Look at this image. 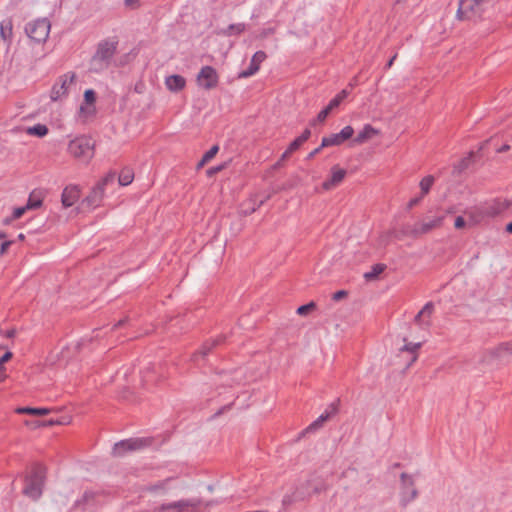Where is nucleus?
I'll list each match as a JSON object with an SVG mask.
<instances>
[{"label": "nucleus", "mask_w": 512, "mask_h": 512, "mask_svg": "<svg viewBox=\"0 0 512 512\" xmlns=\"http://www.w3.org/2000/svg\"><path fill=\"white\" fill-rule=\"evenodd\" d=\"M118 48V40L109 38L100 41L97 44L96 51L91 57L89 70L94 73H100L111 65Z\"/></svg>", "instance_id": "obj_1"}, {"label": "nucleus", "mask_w": 512, "mask_h": 512, "mask_svg": "<svg viewBox=\"0 0 512 512\" xmlns=\"http://www.w3.org/2000/svg\"><path fill=\"white\" fill-rule=\"evenodd\" d=\"M45 479L46 468L40 463L34 464L31 473L25 477L23 494L32 500L39 499L43 492Z\"/></svg>", "instance_id": "obj_2"}, {"label": "nucleus", "mask_w": 512, "mask_h": 512, "mask_svg": "<svg viewBox=\"0 0 512 512\" xmlns=\"http://www.w3.org/2000/svg\"><path fill=\"white\" fill-rule=\"evenodd\" d=\"M95 142L87 136L76 137L68 144V152L74 158L88 163L94 156Z\"/></svg>", "instance_id": "obj_3"}, {"label": "nucleus", "mask_w": 512, "mask_h": 512, "mask_svg": "<svg viewBox=\"0 0 512 512\" xmlns=\"http://www.w3.org/2000/svg\"><path fill=\"white\" fill-rule=\"evenodd\" d=\"M203 504L204 502L201 498L181 499L161 504L157 508V512H199Z\"/></svg>", "instance_id": "obj_4"}, {"label": "nucleus", "mask_w": 512, "mask_h": 512, "mask_svg": "<svg viewBox=\"0 0 512 512\" xmlns=\"http://www.w3.org/2000/svg\"><path fill=\"white\" fill-rule=\"evenodd\" d=\"M51 24L47 18L28 22L25 26L27 36L36 43L45 42L50 33Z\"/></svg>", "instance_id": "obj_5"}, {"label": "nucleus", "mask_w": 512, "mask_h": 512, "mask_svg": "<svg viewBox=\"0 0 512 512\" xmlns=\"http://www.w3.org/2000/svg\"><path fill=\"white\" fill-rule=\"evenodd\" d=\"M400 505L405 508L418 497V490L411 475L403 472L400 475Z\"/></svg>", "instance_id": "obj_6"}, {"label": "nucleus", "mask_w": 512, "mask_h": 512, "mask_svg": "<svg viewBox=\"0 0 512 512\" xmlns=\"http://www.w3.org/2000/svg\"><path fill=\"white\" fill-rule=\"evenodd\" d=\"M150 444L151 440L148 438L125 439L114 444L112 454L113 456L121 457L128 451L140 450Z\"/></svg>", "instance_id": "obj_7"}, {"label": "nucleus", "mask_w": 512, "mask_h": 512, "mask_svg": "<svg viewBox=\"0 0 512 512\" xmlns=\"http://www.w3.org/2000/svg\"><path fill=\"white\" fill-rule=\"evenodd\" d=\"M76 75L73 72L59 76L52 86L50 98L52 101H58L68 94V85L74 83Z\"/></svg>", "instance_id": "obj_8"}, {"label": "nucleus", "mask_w": 512, "mask_h": 512, "mask_svg": "<svg viewBox=\"0 0 512 512\" xmlns=\"http://www.w3.org/2000/svg\"><path fill=\"white\" fill-rule=\"evenodd\" d=\"M197 82L205 90H211L218 86L219 76L212 66H203L197 75Z\"/></svg>", "instance_id": "obj_9"}, {"label": "nucleus", "mask_w": 512, "mask_h": 512, "mask_svg": "<svg viewBox=\"0 0 512 512\" xmlns=\"http://www.w3.org/2000/svg\"><path fill=\"white\" fill-rule=\"evenodd\" d=\"M354 129L352 126H345L339 133L331 134L327 137H323L321 141V147L339 146L345 141L352 138Z\"/></svg>", "instance_id": "obj_10"}, {"label": "nucleus", "mask_w": 512, "mask_h": 512, "mask_svg": "<svg viewBox=\"0 0 512 512\" xmlns=\"http://www.w3.org/2000/svg\"><path fill=\"white\" fill-rule=\"evenodd\" d=\"M466 2L467 0H460L457 10V18L459 20H466L481 17L484 8L478 3H469L466 5Z\"/></svg>", "instance_id": "obj_11"}, {"label": "nucleus", "mask_w": 512, "mask_h": 512, "mask_svg": "<svg viewBox=\"0 0 512 512\" xmlns=\"http://www.w3.org/2000/svg\"><path fill=\"white\" fill-rule=\"evenodd\" d=\"M340 400L337 399L336 401L332 402L326 411L321 414L315 421H313L304 431V433L312 432L320 427H322L323 423L330 419L333 415H335L338 412L339 409Z\"/></svg>", "instance_id": "obj_12"}, {"label": "nucleus", "mask_w": 512, "mask_h": 512, "mask_svg": "<svg viewBox=\"0 0 512 512\" xmlns=\"http://www.w3.org/2000/svg\"><path fill=\"white\" fill-rule=\"evenodd\" d=\"M443 219V216H438L435 217L434 219L428 221L425 220L421 223H417L407 233L413 237H418L419 235L426 234L433 230L434 228L441 226Z\"/></svg>", "instance_id": "obj_13"}, {"label": "nucleus", "mask_w": 512, "mask_h": 512, "mask_svg": "<svg viewBox=\"0 0 512 512\" xmlns=\"http://www.w3.org/2000/svg\"><path fill=\"white\" fill-rule=\"evenodd\" d=\"M267 58V55L264 51L260 50L254 53L250 64L247 69L241 71L238 75L239 78H248L254 74H256L259 69L261 63Z\"/></svg>", "instance_id": "obj_14"}, {"label": "nucleus", "mask_w": 512, "mask_h": 512, "mask_svg": "<svg viewBox=\"0 0 512 512\" xmlns=\"http://www.w3.org/2000/svg\"><path fill=\"white\" fill-rule=\"evenodd\" d=\"M346 176V170L339 168L337 165L333 166L331 168V177L329 179H326L322 187L324 190H331L332 188L339 185Z\"/></svg>", "instance_id": "obj_15"}, {"label": "nucleus", "mask_w": 512, "mask_h": 512, "mask_svg": "<svg viewBox=\"0 0 512 512\" xmlns=\"http://www.w3.org/2000/svg\"><path fill=\"white\" fill-rule=\"evenodd\" d=\"M80 197V190L76 185L66 186L61 195V202L65 208L74 205Z\"/></svg>", "instance_id": "obj_16"}, {"label": "nucleus", "mask_w": 512, "mask_h": 512, "mask_svg": "<svg viewBox=\"0 0 512 512\" xmlns=\"http://www.w3.org/2000/svg\"><path fill=\"white\" fill-rule=\"evenodd\" d=\"M103 195L104 190L100 186L96 185L89 195L83 199L82 206L89 209L98 207L103 199Z\"/></svg>", "instance_id": "obj_17"}, {"label": "nucleus", "mask_w": 512, "mask_h": 512, "mask_svg": "<svg viewBox=\"0 0 512 512\" xmlns=\"http://www.w3.org/2000/svg\"><path fill=\"white\" fill-rule=\"evenodd\" d=\"M421 347V343H408L400 349V356L407 355L408 360L405 364V369L410 368L417 360V350Z\"/></svg>", "instance_id": "obj_18"}, {"label": "nucleus", "mask_w": 512, "mask_h": 512, "mask_svg": "<svg viewBox=\"0 0 512 512\" xmlns=\"http://www.w3.org/2000/svg\"><path fill=\"white\" fill-rule=\"evenodd\" d=\"M224 340H225L224 336H218L215 339L207 340L202 345L201 349L194 354L193 361H198L199 357H205L206 355H208L212 351V349L214 347H216V346L220 345L221 343H223Z\"/></svg>", "instance_id": "obj_19"}, {"label": "nucleus", "mask_w": 512, "mask_h": 512, "mask_svg": "<svg viewBox=\"0 0 512 512\" xmlns=\"http://www.w3.org/2000/svg\"><path fill=\"white\" fill-rule=\"evenodd\" d=\"M379 131L375 129L372 125L366 124L363 129L357 134V136L353 139V143L355 144H363L366 141L370 140L373 136L377 135Z\"/></svg>", "instance_id": "obj_20"}, {"label": "nucleus", "mask_w": 512, "mask_h": 512, "mask_svg": "<svg viewBox=\"0 0 512 512\" xmlns=\"http://www.w3.org/2000/svg\"><path fill=\"white\" fill-rule=\"evenodd\" d=\"M165 84L168 90L172 92H179L185 87L186 80L183 76L175 74L168 76L165 80Z\"/></svg>", "instance_id": "obj_21"}, {"label": "nucleus", "mask_w": 512, "mask_h": 512, "mask_svg": "<svg viewBox=\"0 0 512 512\" xmlns=\"http://www.w3.org/2000/svg\"><path fill=\"white\" fill-rule=\"evenodd\" d=\"M13 25L10 19L3 20L0 24V37L10 45L13 35Z\"/></svg>", "instance_id": "obj_22"}, {"label": "nucleus", "mask_w": 512, "mask_h": 512, "mask_svg": "<svg viewBox=\"0 0 512 512\" xmlns=\"http://www.w3.org/2000/svg\"><path fill=\"white\" fill-rule=\"evenodd\" d=\"M350 92L351 91L348 89H343L333 99H331L329 104L326 106L329 112L339 107L340 104L349 96Z\"/></svg>", "instance_id": "obj_23"}, {"label": "nucleus", "mask_w": 512, "mask_h": 512, "mask_svg": "<svg viewBox=\"0 0 512 512\" xmlns=\"http://www.w3.org/2000/svg\"><path fill=\"white\" fill-rule=\"evenodd\" d=\"M157 381H158V378H157L156 367L154 365H150L147 368H145V370L143 371V374H142L143 385H148L150 383L157 382Z\"/></svg>", "instance_id": "obj_24"}, {"label": "nucleus", "mask_w": 512, "mask_h": 512, "mask_svg": "<svg viewBox=\"0 0 512 512\" xmlns=\"http://www.w3.org/2000/svg\"><path fill=\"white\" fill-rule=\"evenodd\" d=\"M309 486H310V481H307V482L303 483L302 485L295 488V490L293 492H294L297 502L304 501L311 496V493L308 491Z\"/></svg>", "instance_id": "obj_25"}, {"label": "nucleus", "mask_w": 512, "mask_h": 512, "mask_svg": "<svg viewBox=\"0 0 512 512\" xmlns=\"http://www.w3.org/2000/svg\"><path fill=\"white\" fill-rule=\"evenodd\" d=\"M386 269V265L382 263H378L372 266L371 270L364 273V278L366 281H373L378 278V276Z\"/></svg>", "instance_id": "obj_26"}, {"label": "nucleus", "mask_w": 512, "mask_h": 512, "mask_svg": "<svg viewBox=\"0 0 512 512\" xmlns=\"http://www.w3.org/2000/svg\"><path fill=\"white\" fill-rule=\"evenodd\" d=\"M133 179H134L133 170L130 168H124L118 176V183L121 186H127L132 183Z\"/></svg>", "instance_id": "obj_27"}, {"label": "nucleus", "mask_w": 512, "mask_h": 512, "mask_svg": "<svg viewBox=\"0 0 512 512\" xmlns=\"http://www.w3.org/2000/svg\"><path fill=\"white\" fill-rule=\"evenodd\" d=\"M18 414H30V415H46L50 412L48 408H32V407H19L16 410Z\"/></svg>", "instance_id": "obj_28"}, {"label": "nucleus", "mask_w": 512, "mask_h": 512, "mask_svg": "<svg viewBox=\"0 0 512 512\" xmlns=\"http://www.w3.org/2000/svg\"><path fill=\"white\" fill-rule=\"evenodd\" d=\"M43 203V199L40 194L36 193V191H33L28 198V201L26 203V208L30 209H37L41 207Z\"/></svg>", "instance_id": "obj_29"}, {"label": "nucleus", "mask_w": 512, "mask_h": 512, "mask_svg": "<svg viewBox=\"0 0 512 512\" xmlns=\"http://www.w3.org/2000/svg\"><path fill=\"white\" fill-rule=\"evenodd\" d=\"M473 156H474V152H470L467 157L461 159L457 164L454 165L453 172L457 173V174H460L464 170H466L469 167V165H470V163L472 161Z\"/></svg>", "instance_id": "obj_30"}, {"label": "nucleus", "mask_w": 512, "mask_h": 512, "mask_svg": "<svg viewBox=\"0 0 512 512\" xmlns=\"http://www.w3.org/2000/svg\"><path fill=\"white\" fill-rule=\"evenodd\" d=\"M13 357V353L11 351H7L0 357V382H4L7 378L5 363L10 361Z\"/></svg>", "instance_id": "obj_31"}, {"label": "nucleus", "mask_w": 512, "mask_h": 512, "mask_svg": "<svg viewBox=\"0 0 512 512\" xmlns=\"http://www.w3.org/2000/svg\"><path fill=\"white\" fill-rule=\"evenodd\" d=\"M434 181H435V178L432 175H428L420 181L419 186L421 189L422 196H425L429 193L432 185L434 184Z\"/></svg>", "instance_id": "obj_32"}, {"label": "nucleus", "mask_w": 512, "mask_h": 512, "mask_svg": "<svg viewBox=\"0 0 512 512\" xmlns=\"http://www.w3.org/2000/svg\"><path fill=\"white\" fill-rule=\"evenodd\" d=\"M246 29L244 23L230 24L224 31L223 34L226 36H232L235 34H241Z\"/></svg>", "instance_id": "obj_33"}, {"label": "nucleus", "mask_w": 512, "mask_h": 512, "mask_svg": "<svg viewBox=\"0 0 512 512\" xmlns=\"http://www.w3.org/2000/svg\"><path fill=\"white\" fill-rule=\"evenodd\" d=\"M28 133L38 137H44L48 134V128L44 124H36L28 129Z\"/></svg>", "instance_id": "obj_34"}, {"label": "nucleus", "mask_w": 512, "mask_h": 512, "mask_svg": "<svg viewBox=\"0 0 512 512\" xmlns=\"http://www.w3.org/2000/svg\"><path fill=\"white\" fill-rule=\"evenodd\" d=\"M97 495H98V493L95 491L86 490L83 493L81 499H79L75 502V505L81 506V505L89 504Z\"/></svg>", "instance_id": "obj_35"}, {"label": "nucleus", "mask_w": 512, "mask_h": 512, "mask_svg": "<svg viewBox=\"0 0 512 512\" xmlns=\"http://www.w3.org/2000/svg\"><path fill=\"white\" fill-rule=\"evenodd\" d=\"M115 179L116 172L110 171L96 185L100 186L104 190L105 186L114 183Z\"/></svg>", "instance_id": "obj_36"}, {"label": "nucleus", "mask_w": 512, "mask_h": 512, "mask_svg": "<svg viewBox=\"0 0 512 512\" xmlns=\"http://www.w3.org/2000/svg\"><path fill=\"white\" fill-rule=\"evenodd\" d=\"M316 309V303L311 301L305 305H301L297 308V314L300 316H306L309 312Z\"/></svg>", "instance_id": "obj_37"}, {"label": "nucleus", "mask_w": 512, "mask_h": 512, "mask_svg": "<svg viewBox=\"0 0 512 512\" xmlns=\"http://www.w3.org/2000/svg\"><path fill=\"white\" fill-rule=\"evenodd\" d=\"M63 422L59 421V420H48V421H25V424L26 425H31L33 428H36V427H39V426H53V425H56V424H62Z\"/></svg>", "instance_id": "obj_38"}, {"label": "nucleus", "mask_w": 512, "mask_h": 512, "mask_svg": "<svg viewBox=\"0 0 512 512\" xmlns=\"http://www.w3.org/2000/svg\"><path fill=\"white\" fill-rule=\"evenodd\" d=\"M330 114L329 110L325 107L324 109H322L317 117L315 119H313L311 122H310V125L311 126H314L316 125L318 122L321 123V122H324L326 120V118L328 117V115Z\"/></svg>", "instance_id": "obj_39"}, {"label": "nucleus", "mask_w": 512, "mask_h": 512, "mask_svg": "<svg viewBox=\"0 0 512 512\" xmlns=\"http://www.w3.org/2000/svg\"><path fill=\"white\" fill-rule=\"evenodd\" d=\"M504 352L512 353V343H502L494 351L496 356H502Z\"/></svg>", "instance_id": "obj_40"}, {"label": "nucleus", "mask_w": 512, "mask_h": 512, "mask_svg": "<svg viewBox=\"0 0 512 512\" xmlns=\"http://www.w3.org/2000/svg\"><path fill=\"white\" fill-rule=\"evenodd\" d=\"M219 147L218 145H213L208 151L204 153L202 156L204 158V161H210L215 157V155L218 153Z\"/></svg>", "instance_id": "obj_41"}, {"label": "nucleus", "mask_w": 512, "mask_h": 512, "mask_svg": "<svg viewBox=\"0 0 512 512\" xmlns=\"http://www.w3.org/2000/svg\"><path fill=\"white\" fill-rule=\"evenodd\" d=\"M297 500L295 498V495H294V492L292 493H287L283 496V499H282V505L284 507H289L290 505L296 503Z\"/></svg>", "instance_id": "obj_42"}, {"label": "nucleus", "mask_w": 512, "mask_h": 512, "mask_svg": "<svg viewBox=\"0 0 512 512\" xmlns=\"http://www.w3.org/2000/svg\"><path fill=\"white\" fill-rule=\"evenodd\" d=\"M96 100V93L93 89H87L84 92V101L86 104H93Z\"/></svg>", "instance_id": "obj_43"}, {"label": "nucleus", "mask_w": 512, "mask_h": 512, "mask_svg": "<svg viewBox=\"0 0 512 512\" xmlns=\"http://www.w3.org/2000/svg\"><path fill=\"white\" fill-rule=\"evenodd\" d=\"M304 143L300 140L299 137L294 139L288 146V153H293L298 150Z\"/></svg>", "instance_id": "obj_44"}, {"label": "nucleus", "mask_w": 512, "mask_h": 512, "mask_svg": "<svg viewBox=\"0 0 512 512\" xmlns=\"http://www.w3.org/2000/svg\"><path fill=\"white\" fill-rule=\"evenodd\" d=\"M29 210V208H26V205L25 206H22V207H17L13 210V213L11 215V219H19L20 217L23 216V214Z\"/></svg>", "instance_id": "obj_45"}, {"label": "nucleus", "mask_w": 512, "mask_h": 512, "mask_svg": "<svg viewBox=\"0 0 512 512\" xmlns=\"http://www.w3.org/2000/svg\"><path fill=\"white\" fill-rule=\"evenodd\" d=\"M167 481L168 480H165V481H161V482H159L157 484L151 485V486L148 487L147 490L150 491V492L164 491Z\"/></svg>", "instance_id": "obj_46"}, {"label": "nucleus", "mask_w": 512, "mask_h": 512, "mask_svg": "<svg viewBox=\"0 0 512 512\" xmlns=\"http://www.w3.org/2000/svg\"><path fill=\"white\" fill-rule=\"evenodd\" d=\"M434 311V305L432 302H427L424 307L420 310V314H424V316H431Z\"/></svg>", "instance_id": "obj_47"}, {"label": "nucleus", "mask_w": 512, "mask_h": 512, "mask_svg": "<svg viewBox=\"0 0 512 512\" xmlns=\"http://www.w3.org/2000/svg\"><path fill=\"white\" fill-rule=\"evenodd\" d=\"M347 296H348V292L346 290H339L332 295V299L334 301H340V300L346 298Z\"/></svg>", "instance_id": "obj_48"}, {"label": "nucleus", "mask_w": 512, "mask_h": 512, "mask_svg": "<svg viewBox=\"0 0 512 512\" xmlns=\"http://www.w3.org/2000/svg\"><path fill=\"white\" fill-rule=\"evenodd\" d=\"M275 33V28L274 27H269V28H265L263 29L260 34H259V38L260 39H265L267 38L268 36L272 35Z\"/></svg>", "instance_id": "obj_49"}, {"label": "nucleus", "mask_w": 512, "mask_h": 512, "mask_svg": "<svg viewBox=\"0 0 512 512\" xmlns=\"http://www.w3.org/2000/svg\"><path fill=\"white\" fill-rule=\"evenodd\" d=\"M466 225V221L462 216H458L455 219L454 226L456 229L464 228Z\"/></svg>", "instance_id": "obj_50"}, {"label": "nucleus", "mask_w": 512, "mask_h": 512, "mask_svg": "<svg viewBox=\"0 0 512 512\" xmlns=\"http://www.w3.org/2000/svg\"><path fill=\"white\" fill-rule=\"evenodd\" d=\"M13 244V241L11 240H8V241H4L2 244H1V247H0V256L4 255L8 248Z\"/></svg>", "instance_id": "obj_51"}, {"label": "nucleus", "mask_w": 512, "mask_h": 512, "mask_svg": "<svg viewBox=\"0 0 512 512\" xmlns=\"http://www.w3.org/2000/svg\"><path fill=\"white\" fill-rule=\"evenodd\" d=\"M311 136V130L309 128H306L301 135L299 136L300 140L305 143Z\"/></svg>", "instance_id": "obj_52"}, {"label": "nucleus", "mask_w": 512, "mask_h": 512, "mask_svg": "<svg viewBox=\"0 0 512 512\" xmlns=\"http://www.w3.org/2000/svg\"><path fill=\"white\" fill-rule=\"evenodd\" d=\"M423 197H424V196H422V194H421V195H420V196H418V197H414V198H412V199L409 201V203H408V208L410 209V208H412V207H414V206L418 205V204L420 203V201L422 200V198H423Z\"/></svg>", "instance_id": "obj_53"}, {"label": "nucleus", "mask_w": 512, "mask_h": 512, "mask_svg": "<svg viewBox=\"0 0 512 512\" xmlns=\"http://www.w3.org/2000/svg\"><path fill=\"white\" fill-rule=\"evenodd\" d=\"M269 198H270V195H268L264 199L260 200V202L258 203L257 207H252L251 209L246 210L245 213L246 214H251V213L255 212L256 209L259 208L260 206H262L265 203V201H267Z\"/></svg>", "instance_id": "obj_54"}, {"label": "nucleus", "mask_w": 512, "mask_h": 512, "mask_svg": "<svg viewBox=\"0 0 512 512\" xmlns=\"http://www.w3.org/2000/svg\"><path fill=\"white\" fill-rule=\"evenodd\" d=\"M324 147H321V145L317 148H315L314 150H312L306 157L307 160H311L313 159L317 154L320 153V151L323 149Z\"/></svg>", "instance_id": "obj_55"}, {"label": "nucleus", "mask_w": 512, "mask_h": 512, "mask_svg": "<svg viewBox=\"0 0 512 512\" xmlns=\"http://www.w3.org/2000/svg\"><path fill=\"white\" fill-rule=\"evenodd\" d=\"M138 0H124V4L126 7H129L131 9L137 8L139 5L137 4Z\"/></svg>", "instance_id": "obj_56"}, {"label": "nucleus", "mask_w": 512, "mask_h": 512, "mask_svg": "<svg viewBox=\"0 0 512 512\" xmlns=\"http://www.w3.org/2000/svg\"><path fill=\"white\" fill-rule=\"evenodd\" d=\"M490 1L491 0H467L466 5H468L469 3H478L480 4V6L484 8L485 5L488 4Z\"/></svg>", "instance_id": "obj_57"}, {"label": "nucleus", "mask_w": 512, "mask_h": 512, "mask_svg": "<svg viewBox=\"0 0 512 512\" xmlns=\"http://www.w3.org/2000/svg\"><path fill=\"white\" fill-rule=\"evenodd\" d=\"M222 169V166H217V167H211L207 170V174L208 176H212L214 175L215 173L219 172L220 170Z\"/></svg>", "instance_id": "obj_58"}, {"label": "nucleus", "mask_w": 512, "mask_h": 512, "mask_svg": "<svg viewBox=\"0 0 512 512\" xmlns=\"http://www.w3.org/2000/svg\"><path fill=\"white\" fill-rule=\"evenodd\" d=\"M16 335V330L13 328V329H9L7 331L4 332V336L6 338H14Z\"/></svg>", "instance_id": "obj_59"}, {"label": "nucleus", "mask_w": 512, "mask_h": 512, "mask_svg": "<svg viewBox=\"0 0 512 512\" xmlns=\"http://www.w3.org/2000/svg\"><path fill=\"white\" fill-rule=\"evenodd\" d=\"M510 149V146L508 144H504L500 148L497 149L498 153H504Z\"/></svg>", "instance_id": "obj_60"}, {"label": "nucleus", "mask_w": 512, "mask_h": 512, "mask_svg": "<svg viewBox=\"0 0 512 512\" xmlns=\"http://www.w3.org/2000/svg\"><path fill=\"white\" fill-rule=\"evenodd\" d=\"M397 58V54H394L392 58L387 62L385 68L389 69L392 67L394 60Z\"/></svg>", "instance_id": "obj_61"}, {"label": "nucleus", "mask_w": 512, "mask_h": 512, "mask_svg": "<svg viewBox=\"0 0 512 512\" xmlns=\"http://www.w3.org/2000/svg\"><path fill=\"white\" fill-rule=\"evenodd\" d=\"M127 319H121L119 320L114 326L113 328H120L122 326H124V324L126 323Z\"/></svg>", "instance_id": "obj_62"}, {"label": "nucleus", "mask_w": 512, "mask_h": 512, "mask_svg": "<svg viewBox=\"0 0 512 512\" xmlns=\"http://www.w3.org/2000/svg\"><path fill=\"white\" fill-rule=\"evenodd\" d=\"M292 153H288V148L284 151V153L280 157V161H284L287 159Z\"/></svg>", "instance_id": "obj_63"}, {"label": "nucleus", "mask_w": 512, "mask_h": 512, "mask_svg": "<svg viewBox=\"0 0 512 512\" xmlns=\"http://www.w3.org/2000/svg\"><path fill=\"white\" fill-rule=\"evenodd\" d=\"M505 230L506 232H508L509 234H512V221L509 222L506 227H505Z\"/></svg>", "instance_id": "obj_64"}]
</instances>
